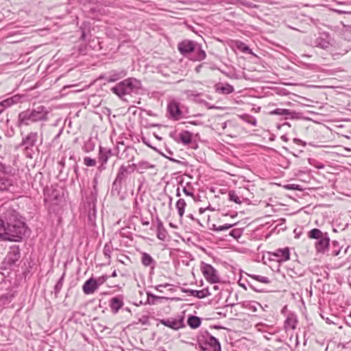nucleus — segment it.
Here are the masks:
<instances>
[{
  "label": "nucleus",
  "instance_id": "obj_1",
  "mask_svg": "<svg viewBox=\"0 0 351 351\" xmlns=\"http://www.w3.org/2000/svg\"><path fill=\"white\" fill-rule=\"evenodd\" d=\"M0 218V239L4 241H20L26 231L25 223L14 215Z\"/></svg>",
  "mask_w": 351,
  "mask_h": 351
},
{
  "label": "nucleus",
  "instance_id": "obj_2",
  "mask_svg": "<svg viewBox=\"0 0 351 351\" xmlns=\"http://www.w3.org/2000/svg\"><path fill=\"white\" fill-rule=\"evenodd\" d=\"M178 48L181 54L189 57L193 61H202L206 57L201 45L192 40H182L178 44Z\"/></svg>",
  "mask_w": 351,
  "mask_h": 351
},
{
  "label": "nucleus",
  "instance_id": "obj_3",
  "mask_svg": "<svg viewBox=\"0 0 351 351\" xmlns=\"http://www.w3.org/2000/svg\"><path fill=\"white\" fill-rule=\"evenodd\" d=\"M141 89V82L134 77H128L111 88V91L122 98L127 95L137 93Z\"/></svg>",
  "mask_w": 351,
  "mask_h": 351
},
{
  "label": "nucleus",
  "instance_id": "obj_4",
  "mask_svg": "<svg viewBox=\"0 0 351 351\" xmlns=\"http://www.w3.org/2000/svg\"><path fill=\"white\" fill-rule=\"evenodd\" d=\"M136 169V164L121 165L118 169L114 181L112 183V190L119 193L122 189V184L125 183Z\"/></svg>",
  "mask_w": 351,
  "mask_h": 351
},
{
  "label": "nucleus",
  "instance_id": "obj_5",
  "mask_svg": "<svg viewBox=\"0 0 351 351\" xmlns=\"http://www.w3.org/2000/svg\"><path fill=\"white\" fill-rule=\"evenodd\" d=\"M310 239H317L315 247L318 252L324 253L328 250L330 237L327 232H323L319 229L313 228L308 233Z\"/></svg>",
  "mask_w": 351,
  "mask_h": 351
},
{
  "label": "nucleus",
  "instance_id": "obj_6",
  "mask_svg": "<svg viewBox=\"0 0 351 351\" xmlns=\"http://www.w3.org/2000/svg\"><path fill=\"white\" fill-rule=\"evenodd\" d=\"M198 341L201 351H221V345L218 339L207 331L202 334Z\"/></svg>",
  "mask_w": 351,
  "mask_h": 351
},
{
  "label": "nucleus",
  "instance_id": "obj_7",
  "mask_svg": "<svg viewBox=\"0 0 351 351\" xmlns=\"http://www.w3.org/2000/svg\"><path fill=\"white\" fill-rule=\"evenodd\" d=\"M184 319L185 311H184L173 317L160 319L159 322L161 324L169 328H171L174 330H178L186 326L184 323Z\"/></svg>",
  "mask_w": 351,
  "mask_h": 351
},
{
  "label": "nucleus",
  "instance_id": "obj_8",
  "mask_svg": "<svg viewBox=\"0 0 351 351\" xmlns=\"http://www.w3.org/2000/svg\"><path fill=\"white\" fill-rule=\"evenodd\" d=\"M21 256V250L19 246L16 245L10 246L3 262L5 267L10 268L12 266L19 265Z\"/></svg>",
  "mask_w": 351,
  "mask_h": 351
},
{
  "label": "nucleus",
  "instance_id": "obj_9",
  "mask_svg": "<svg viewBox=\"0 0 351 351\" xmlns=\"http://www.w3.org/2000/svg\"><path fill=\"white\" fill-rule=\"evenodd\" d=\"M200 269L205 279L211 284L220 282V276L218 271L211 265L202 262Z\"/></svg>",
  "mask_w": 351,
  "mask_h": 351
},
{
  "label": "nucleus",
  "instance_id": "obj_10",
  "mask_svg": "<svg viewBox=\"0 0 351 351\" xmlns=\"http://www.w3.org/2000/svg\"><path fill=\"white\" fill-rule=\"evenodd\" d=\"M332 39L328 33L324 32L315 38L314 45L317 47L326 49L329 48L331 44Z\"/></svg>",
  "mask_w": 351,
  "mask_h": 351
},
{
  "label": "nucleus",
  "instance_id": "obj_11",
  "mask_svg": "<svg viewBox=\"0 0 351 351\" xmlns=\"http://www.w3.org/2000/svg\"><path fill=\"white\" fill-rule=\"evenodd\" d=\"M167 112L169 116L174 120H179L182 117V111L180 104L176 101H171L167 105Z\"/></svg>",
  "mask_w": 351,
  "mask_h": 351
},
{
  "label": "nucleus",
  "instance_id": "obj_12",
  "mask_svg": "<svg viewBox=\"0 0 351 351\" xmlns=\"http://www.w3.org/2000/svg\"><path fill=\"white\" fill-rule=\"evenodd\" d=\"M170 136L173 138L176 142H181L184 145H189L192 141L193 134L189 131H182L179 134L176 133H170Z\"/></svg>",
  "mask_w": 351,
  "mask_h": 351
},
{
  "label": "nucleus",
  "instance_id": "obj_13",
  "mask_svg": "<svg viewBox=\"0 0 351 351\" xmlns=\"http://www.w3.org/2000/svg\"><path fill=\"white\" fill-rule=\"evenodd\" d=\"M332 308H324L319 315L322 319H325L328 324H338L339 317L335 313H330Z\"/></svg>",
  "mask_w": 351,
  "mask_h": 351
},
{
  "label": "nucleus",
  "instance_id": "obj_14",
  "mask_svg": "<svg viewBox=\"0 0 351 351\" xmlns=\"http://www.w3.org/2000/svg\"><path fill=\"white\" fill-rule=\"evenodd\" d=\"M30 112L33 121H41L44 119V106L42 104H34Z\"/></svg>",
  "mask_w": 351,
  "mask_h": 351
},
{
  "label": "nucleus",
  "instance_id": "obj_15",
  "mask_svg": "<svg viewBox=\"0 0 351 351\" xmlns=\"http://www.w3.org/2000/svg\"><path fill=\"white\" fill-rule=\"evenodd\" d=\"M271 255L276 258V261L278 262H283L289 260L290 253L288 247L279 248L276 250Z\"/></svg>",
  "mask_w": 351,
  "mask_h": 351
},
{
  "label": "nucleus",
  "instance_id": "obj_16",
  "mask_svg": "<svg viewBox=\"0 0 351 351\" xmlns=\"http://www.w3.org/2000/svg\"><path fill=\"white\" fill-rule=\"evenodd\" d=\"M99 287L94 278H90L84 283L82 291L86 295L93 294Z\"/></svg>",
  "mask_w": 351,
  "mask_h": 351
},
{
  "label": "nucleus",
  "instance_id": "obj_17",
  "mask_svg": "<svg viewBox=\"0 0 351 351\" xmlns=\"http://www.w3.org/2000/svg\"><path fill=\"white\" fill-rule=\"evenodd\" d=\"M14 189V181L6 176H0V191H11Z\"/></svg>",
  "mask_w": 351,
  "mask_h": 351
},
{
  "label": "nucleus",
  "instance_id": "obj_18",
  "mask_svg": "<svg viewBox=\"0 0 351 351\" xmlns=\"http://www.w3.org/2000/svg\"><path fill=\"white\" fill-rule=\"evenodd\" d=\"M141 263L145 267H149L152 270L156 266V261L147 252L141 253Z\"/></svg>",
  "mask_w": 351,
  "mask_h": 351
},
{
  "label": "nucleus",
  "instance_id": "obj_19",
  "mask_svg": "<svg viewBox=\"0 0 351 351\" xmlns=\"http://www.w3.org/2000/svg\"><path fill=\"white\" fill-rule=\"evenodd\" d=\"M114 155L110 149L104 148L102 147H99V161L101 163V166L106 164L109 158Z\"/></svg>",
  "mask_w": 351,
  "mask_h": 351
},
{
  "label": "nucleus",
  "instance_id": "obj_20",
  "mask_svg": "<svg viewBox=\"0 0 351 351\" xmlns=\"http://www.w3.org/2000/svg\"><path fill=\"white\" fill-rule=\"evenodd\" d=\"M21 96L14 95L4 99L0 103V114L4 110L5 108L11 106L13 104H18L20 101Z\"/></svg>",
  "mask_w": 351,
  "mask_h": 351
},
{
  "label": "nucleus",
  "instance_id": "obj_21",
  "mask_svg": "<svg viewBox=\"0 0 351 351\" xmlns=\"http://www.w3.org/2000/svg\"><path fill=\"white\" fill-rule=\"evenodd\" d=\"M215 92L223 95H228L234 92V87L229 84H217L215 86Z\"/></svg>",
  "mask_w": 351,
  "mask_h": 351
},
{
  "label": "nucleus",
  "instance_id": "obj_22",
  "mask_svg": "<svg viewBox=\"0 0 351 351\" xmlns=\"http://www.w3.org/2000/svg\"><path fill=\"white\" fill-rule=\"evenodd\" d=\"M19 124H23L26 125H29L32 122H34L30 110L21 112L19 114Z\"/></svg>",
  "mask_w": 351,
  "mask_h": 351
},
{
  "label": "nucleus",
  "instance_id": "obj_23",
  "mask_svg": "<svg viewBox=\"0 0 351 351\" xmlns=\"http://www.w3.org/2000/svg\"><path fill=\"white\" fill-rule=\"evenodd\" d=\"M136 167H137V171L139 173H144L148 169H155V165L148 161L141 160L136 164Z\"/></svg>",
  "mask_w": 351,
  "mask_h": 351
},
{
  "label": "nucleus",
  "instance_id": "obj_24",
  "mask_svg": "<svg viewBox=\"0 0 351 351\" xmlns=\"http://www.w3.org/2000/svg\"><path fill=\"white\" fill-rule=\"evenodd\" d=\"M36 133H30L25 138L23 139L22 145H24L26 149L32 147L36 141Z\"/></svg>",
  "mask_w": 351,
  "mask_h": 351
},
{
  "label": "nucleus",
  "instance_id": "obj_25",
  "mask_svg": "<svg viewBox=\"0 0 351 351\" xmlns=\"http://www.w3.org/2000/svg\"><path fill=\"white\" fill-rule=\"evenodd\" d=\"M126 75V72L125 71H112L110 73L109 75L106 77V80L108 82H114L117 81L118 80L125 77Z\"/></svg>",
  "mask_w": 351,
  "mask_h": 351
},
{
  "label": "nucleus",
  "instance_id": "obj_26",
  "mask_svg": "<svg viewBox=\"0 0 351 351\" xmlns=\"http://www.w3.org/2000/svg\"><path fill=\"white\" fill-rule=\"evenodd\" d=\"M167 236V231L163 226L162 221L159 219L157 220V237L161 241H165Z\"/></svg>",
  "mask_w": 351,
  "mask_h": 351
},
{
  "label": "nucleus",
  "instance_id": "obj_27",
  "mask_svg": "<svg viewBox=\"0 0 351 351\" xmlns=\"http://www.w3.org/2000/svg\"><path fill=\"white\" fill-rule=\"evenodd\" d=\"M201 318L195 315H189L187 319V324L192 329H196L201 325Z\"/></svg>",
  "mask_w": 351,
  "mask_h": 351
},
{
  "label": "nucleus",
  "instance_id": "obj_28",
  "mask_svg": "<svg viewBox=\"0 0 351 351\" xmlns=\"http://www.w3.org/2000/svg\"><path fill=\"white\" fill-rule=\"evenodd\" d=\"M298 320L296 316L294 315H290L287 317L285 322V327L287 329H294L296 326Z\"/></svg>",
  "mask_w": 351,
  "mask_h": 351
},
{
  "label": "nucleus",
  "instance_id": "obj_29",
  "mask_svg": "<svg viewBox=\"0 0 351 351\" xmlns=\"http://www.w3.org/2000/svg\"><path fill=\"white\" fill-rule=\"evenodd\" d=\"M293 112H291L288 109H282V108H276L274 110H271L269 112L271 115H279V116H292Z\"/></svg>",
  "mask_w": 351,
  "mask_h": 351
},
{
  "label": "nucleus",
  "instance_id": "obj_30",
  "mask_svg": "<svg viewBox=\"0 0 351 351\" xmlns=\"http://www.w3.org/2000/svg\"><path fill=\"white\" fill-rule=\"evenodd\" d=\"M186 206V204L185 200L182 198L179 199L176 204V207L178 209V212L180 218H182L184 215Z\"/></svg>",
  "mask_w": 351,
  "mask_h": 351
},
{
  "label": "nucleus",
  "instance_id": "obj_31",
  "mask_svg": "<svg viewBox=\"0 0 351 351\" xmlns=\"http://www.w3.org/2000/svg\"><path fill=\"white\" fill-rule=\"evenodd\" d=\"M109 305L110 307H122L123 305V297L119 295L112 298Z\"/></svg>",
  "mask_w": 351,
  "mask_h": 351
},
{
  "label": "nucleus",
  "instance_id": "obj_32",
  "mask_svg": "<svg viewBox=\"0 0 351 351\" xmlns=\"http://www.w3.org/2000/svg\"><path fill=\"white\" fill-rule=\"evenodd\" d=\"M237 1V5L239 7L243 6L247 8H258L259 7L258 5L254 3L252 1H250L248 0H236Z\"/></svg>",
  "mask_w": 351,
  "mask_h": 351
},
{
  "label": "nucleus",
  "instance_id": "obj_33",
  "mask_svg": "<svg viewBox=\"0 0 351 351\" xmlns=\"http://www.w3.org/2000/svg\"><path fill=\"white\" fill-rule=\"evenodd\" d=\"M342 37L345 40L351 41V25L343 26Z\"/></svg>",
  "mask_w": 351,
  "mask_h": 351
},
{
  "label": "nucleus",
  "instance_id": "obj_34",
  "mask_svg": "<svg viewBox=\"0 0 351 351\" xmlns=\"http://www.w3.org/2000/svg\"><path fill=\"white\" fill-rule=\"evenodd\" d=\"M112 251V245L110 243H106L104 247L103 253H104V255L108 260V264H110V262Z\"/></svg>",
  "mask_w": 351,
  "mask_h": 351
},
{
  "label": "nucleus",
  "instance_id": "obj_35",
  "mask_svg": "<svg viewBox=\"0 0 351 351\" xmlns=\"http://www.w3.org/2000/svg\"><path fill=\"white\" fill-rule=\"evenodd\" d=\"M190 292L192 295L197 297L198 298H203L208 294V291L207 289H202L199 291L191 290Z\"/></svg>",
  "mask_w": 351,
  "mask_h": 351
},
{
  "label": "nucleus",
  "instance_id": "obj_36",
  "mask_svg": "<svg viewBox=\"0 0 351 351\" xmlns=\"http://www.w3.org/2000/svg\"><path fill=\"white\" fill-rule=\"evenodd\" d=\"M221 311L213 313L212 317H207L206 319H219L221 317H226V314L228 312L227 308H221Z\"/></svg>",
  "mask_w": 351,
  "mask_h": 351
},
{
  "label": "nucleus",
  "instance_id": "obj_37",
  "mask_svg": "<svg viewBox=\"0 0 351 351\" xmlns=\"http://www.w3.org/2000/svg\"><path fill=\"white\" fill-rule=\"evenodd\" d=\"M251 278L254 279L255 280L263 282L265 284H269L270 282V280L269 278L266 276H259V275H249Z\"/></svg>",
  "mask_w": 351,
  "mask_h": 351
},
{
  "label": "nucleus",
  "instance_id": "obj_38",
  "mask_svg": "<svg viewBox=\"0 0 351 351\" xmlns=\"http://www.w3.org/2000/svg\"><path fill=\"white\" fill-rule=\"evenodd\" d=\"M229 200L235 202L236 204H241V201L238 197L235 191H230L228 193Z\"/></svg>",
  "mask_w": 351,
  "mask_h": 351
},
{
  "label": "nucleus",
  "instance_id": "obj_39",
  "mask_svg": "<svg viewBox=\"0 0 351 351\" xmlns=\"http://www.w3.org/2000/svg\"><path fill=\"white\" fill-rule=\"evenodd\" d=\"M242 234L243 230L241 228H234L230 232L229 235L237 239L241 237Z\"/></svg>",
  "mask_w": 351,
  "mask_h": 351
},
{
  "label": "nucleus",
  "instance_id": "obj_40",
  "mask_svg": "<svg viewBox=\"0 0 351 351\" xmlns=\"http://www.w3.org/2000/svg\"><path fill=\"white\" fill-rule=\"evenodd\" d=\"M0 171L5 173H10L12 171V167L7 166L0 160Z\"/></svg>",
  "mask_w": 351,
  "mask_h": 351
},
{
  "label": "nucleus",
  "instance_id": "obj_41",
  "mask_svg": "<svg viewBox=\"0 0 351 351\" xmlns=\"http://www.w3.org/2000/svg\"><path fill=\"white\" fill-rule=\"evenodd\" d=\"M84 163L87 167H94L96 165V160L86 156L84 158Z\"/></svg>",
  "mask_w": 351,
  "mask_h": 351
},
{
  "label": "nucleus",
  "instance_id": "obj_42",
  "mask_svg": "<svg viewBox=\"0 0 351 351\" xmlns=\"http://www.w3.org/2000/svg\"><path fill=\"white\" fill-rule=\"evenodd\" d=\"M238 48L244 53H247L250 54L252 53L250 48L243 43H241L240 45L238 46Z\"/></svg>",
  "mask_w": 351,
  "mask_h": 351
},
{
  "label": "nucleus",
  "instance_id": "obj_43",
  "mask_svg": "<svg viewBox=\"0 0 351 351\" xmlns=\"http://www.w3.org/2000/svg\"><path fill=\"white\" fill-rule=\"evenodd\" d=\"M107 279L108 276L106 275H104L97 278H95V281L96 282L97 287H99V286L103 285Z\"/></svg>",
  "mask_w": 351,
  "mask_h": 351
},
{
  "label": "nucleus",
  "instance_id": "obj_44",
  "mask_svg": "<svg viewBox=\"0 0 351 351\" xmlns=\"http://www.w3.org/2000/svg\"><path fill=\"white\" fill-rule=\"evenodd\" d=\"M80 30L82 32L80 38L82 40H86V33L89 32V29L86 28L85 24H84V26L80 27Z\"/></svg>",
  "mask_w": 351,
  "mask_h": 351
},
{
  "label": "nucleus",
  "instance_id": "obj_45",
  "mask_svg": "<svg viewBox=\"0 0 351 351\" xmlns=\"http://www.w3.org/2000/svg\"><path fill=\"white\" fill-rule=\"evenodd\" d=\"M234 226V223H225L223 226H219L217 228V231H223L230 229V228L233 227Z\"/></svg>",
  "mask_w": 351,
  "mask_h": 351
},
{
  "label": "nucleus",
  "instance_id": "obj_46",
  "mask_svg": "<svg viewBox=\"0 0 351 351\" xmlns=\"http://www.w3.org/2000/svg\"><path fill=\"white\" fill-rule=\"evenodd\" d=\"M285 188L290 190H301L300 185L294 184L285 185Z\"/></svg>",
  "mask_w": 351,
  "mask_h": 351
},
{
  "label": "nucleus",
  "instance_id": "obj_47",
  "mask_svg": "<svg viewBox=\"0 0 351 351\" xmlns=\"http://www.w3.org/2000/svg\"><path fill=\"white\" fill-rule=\"evenodd\" d=\"M152 297L153 298L154 300H158L160 302H162L163 300H167L168 298H165V297H160V296H154V295H152V294H148V300H149V298Z\"/></svg>",
  "mask_w": 351,
  "mask_h": 351
},
{
  "label": "nucleus",
  "instance_id": "obj_48",
  "mask_svg": "<svg viewBox=\"0 0 351 351\" xmlns=\"http://www.w3.org/2000/svg\"><path fill=\"white\" fill-rule=\"evenodd\" d=\"M188 96H190V97H199L201 93H197V91H195V90H187L186 92Z\"/></svg>",
  "mask_w": 351,
  "mask_h": 351
},
{
  "label": "nucleus",
  "instance_id": "obj_49",
  "mask_svg": "<svg viewBox=\"0 0 351 351\" xmlns=\"http://www.w3.org/2000/svg\"><path fill=\"white\" fill-rule=\"evenodd\" d=\"M12 297V295L10 294V293H7L5 295H3L1 297V299L0 300L1 301H3L4 300H10L11 298Z\"/></svg>",
  "mask_w": 351,
  "mask_h": 351
},
{
  "label": "nucleus",
  "instance_id": "obj_50",
  "mask_svg": "<svg viewBox=\"0 0 351 351\" xmlns=\"http://www.w3.org/2000/svg\"><path fill=\"white\" fill-rule=\"evenodd\" d=\"M62 287V279H60L59 281L56 283V285H55V289L56 291H59V290L61 289Z\"/></svg>",
  "mask_w": 351,
  "mask_h": 351
},
{
  "label": "nucleus",
  "instance_id": "obj_51",
  "mask_svg": "<svg viewBox=\"0 0 351 351\" xmlns=\"http://www.w3.org/2000/svg\"><path fill=\"white\" fill-rule=\"evenodd\" d=\"M142 142H143L144 144H145L146 145H147L148 147H151V148H152V149H156L154 147H152V146L149 144V141H148V139H147V138H145V137H143V138H142Z\"/></svg>",
  "mask_w": 351,
  "mask_h": 351
},
{
  "label": "nucleus",
  "instance_id": "obj_52",
  "mask_svg": "<svg viewBox=\"0 0 351 351\" xmlns=\"http://www.w3.org/2000/svg\"><path fill=\"white\" fill-rule=\"evenodd\" d=\"M169 286V284H165V285H159L158 286L156 287V289L159 291H162V288H165V287H167Z\"/></svg>",
  "mask_w": 351,
  "mask_h": 351
},
{
  "label": "nucleus",
  "instance_id": "obj_53",
  "mask_svg": "<svg viewBox=\"0 0 351 351\" xmlns=\"http://www.w3.org/2000/svg\"><path fill=\"white\" fill-rule=\"evenodd\" d=\"M183 192L187 196L193 197V193L192 192L188 191L186 187L183 188Z\"/></svg>",
  "mask_w": 351,
  "mask_h": 351
},
{
  "label": "nucleus",
  "instance_id": "obj_54",
  "mask_svg": "<svg viewBox=\"0 0 351 351\" xmlns=\"http://www.w3.org/2000/svg\"><path fill=\"white\" fill-rule=\"evenodd\" d=\"M248 284H249V286L250 287V288H251V289H252L253 290L256 291H261V289H258V288L255 286V285H254V284H252V283H251V282H248Z\"/></svg>",
  "mask_w": 351,
  "mask_h": 351
},
{
  "label": "nucleus",
  "instance_id": "obj_55",
  "mask_svg": "<svg viewBox=\"0 0 351 351\" xmlns=\"http://www.w3.org/2000/svg\"><path fill=\"white\" fill-rule=\"evenodd\" d=\"M296 296L298 298H299V301L301 302V304L304 305V301H303L302 297L299 294H297Z\"/></svg>",
  "mask_w": 351,
  "mask_h": 351
},
{
  "label": "nucleus",
  "instance_id": "obj_56",
  "mask_svg": "<svg viewBox=\"0 0 351 351\" xmlns=\"http://www.w3.org/2000/svg\"><path fill=\"white\" fill-rule=\"evenodd\" d=\"M281 140H282L283 141L285 142H287L289 141L288 138L287 137V136L285 135H282L281 137H280Z\"/></svg>",
  "mask_w": 351,
  "mask_h": 351
},
{
  "label": "nucleus",
  "instance_id": "obj_57",
  "mask_svg": "<svg viewBox=\"0 0 351 351\" xmlns=\"http://www.w3.org/2000/svg\"><path fill=\"white\" fill-rule=\"evenodd\" d=\"M217 228L218 226H217L215 224H213L212 228L210 229L215 231H217Z\"/></svg>",
  "mask_w": 351,
  "mask_h": 351
},
{
  "label": "nucleus",
  "instance_id": "obj_58",
  "mask_svg": "<svg viewBox=\"0 0 351 351\" xmlns=\"http://www.w3.org/2000/svg\"><path fill=\"white\" fill-rule=\"evenodd\" d=\"M339 252H340V250H338L333 251L332 254L334 256H337V255H339Z\"/></svg>",
  "mask_w": 351,
  "mask_h": 351
},
{
  "label": "nucleus",
  "instance_id": "obj_59",
  "mask_svg": "<svg viewBox=\"0 0 351 351\" xmlns=\"http://www.w3.org/2000/svg\"><path fill=\"white\" fill-rule=\"evenodd\" d=\"M181 195H180V189L178 188L177 189V191H176V196L177 197H180Z\"/></svg>",
  "mask_w": 351,
  "mask_h": 351
},
{
  "label": "nucleus",
  "instance_id": "obj_60",
  "mask_svg": "<svg viewBox=\"0 0 351 351\" xmlns=\"http://www.w3.org/2000/svg\"><path fill=\"white\" fill-rule=\"evenodd\" d=\"M250 123L253 125H256V121L255 119H254L253 121H250Z\"/></svg>",
  "mask_w": 351,
  "mask_h": 351
},
{
  "label": "nucleus",
  "instance_id": "obj_61",
  "mask_svg": "<svg viewBox=\"0 0 351 351\" xmlns=\"http://www.w3.org/2000/svg\"><path fill=\"white\" fill-rule=\"evenodd\" d=\"M117 276V271L114 270V271L112 272V274L111 276H112V277H116Z\"/></svg>",
  "mask_w": 351,
  "mask_h": 351
},
{
  "label": "nucleus",
  "instance_id": "obj_62",
  "mask_svg": "<svg viewBox=\"0 0 351 351\" xmlns=\"http://www.w3.org/2000/svg\"><path fill=\"white\" fill-rule=\"evenodd\" d=\"M119 308H113V313H114V314L117 313H118V310H119Z\"/></svg>",
  "mask_w": 351,
  "mask_h": 351
},
{
  "label": "nucleus",
  "instance_id": "obj_63",
  "mask_svg": "<svg viewBox=\"0 0 351 351\" xmlns=\"http://www.w3.org/2000/svg\"><path fill=\"white\" fill-rule=\"evenodd\" d=\"M337 243H338L336 241H332V245H337Z\"/></svg>",
  "mask_w": 351,
  "mask_h": 351
},
{
  "label": "nucleus",
  "instance_id": "obj_64",
  "mask_svg": "<svg viewBox=\"0 0 351 351\" xmlns=\"http://www.w3.org/2000/svg\"><path fill=\"white\" fill-rule=\"evenodd\" d=\"M348 318H350L351 319V311L349 313V315H348Z\"/></svg>",
  "mask_w": 351,
  "mask_h": 351
}]
</instances>
